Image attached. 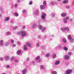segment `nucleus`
Returning <instances> with one entry per match:
<instances>
[{"instance_id": "56", "label": "nucleus", "mask_w": 74, "mask_h": 74, "mask_svg": "<svg viewBox=\"0 0 74 74\" xmlns=\"http://www.w3.org/2000/svg\"><path fill=\"white\" fill-rule=\"evenodd\" d=\"M68 54H69V55H71V53H69Z\"/></svg>"}, {"instance_id": "64", "label": "nucleus", "mask_w": 74, "mask_h": 74, "mask_svg": "<svg viewBox=\"0 0 74 74\" xmlns=\"http://www.w3.org/2000/svg\"><path fill=\"white\" fill-rule=\"evenodd\" d=\"M2 74H6L4 73H2Z\"/></svg>"}, {"instance_id": "50", "label": "nucleus", "mask_w": 74, "mask_h": 74, "mask_svg": "<svg viewBox=\"0 0 74 74\" xmlns=\"http://www.w3.org/2000/svg\"><path fill=\"white\" fill-rule=\"evenodd\" d=\"M66 8H70V7L69 6H66Z\"/></svg>"}, {"instance_id": "46", "label": "nucleus", "mask_w": 74, "mask_h": 74, "mask_svg": "<svg viewBox=\"0 0 74 74\" xmlns=\"http://www.w3.org/2000/svg\"><path fill=\"white\" fill-rule=\"evenodd\" d=\"M32 1H31L29 2V4L30 5H32Z\"/></svg>"}, {"instance_id": "8", "label": "nucleus", "mask_w": 74, "mask_h": 74, "mask_svg": "<svg viewBox=\"0 0 74 74\" xmlns=\"http://www.w3.org/2000/svg\"><path fill=\"white\" fill-rule=\"evenodd\" d=\"M72 72V70L71 69L68 70L67 71L66 74H70Z\"/></svg>"}, {"instance_id": "20", "label": "nucleus", "mask_w": 74, "mask_h": 74, "mask_svg": "<svg viewBox=\"0 0 74 74\" xmlns=\"http://www.w3.org/2000/svg\"><path fill=\"white\" fill-rule=\"evenodd\" d=\"M21 51L20 50H18L17 52V55H20L21 53Z\"/></svg>"}, {"instance_id": "54", "label": "nucleus", "mask_w": 74, "mask_h": 74, "mask_svg": "<svg viewBox=\"0 0 74 74\" xmlns=\"http://www.w3.org/2000/svg\"><path fill=\"white\" fill-rule=\"evenodd\" d=\"M17 44L18 45H19L20 44V42H18Z\"/></svg>"}, {"instance_id": "9", "label": "nucleus", "mask_w": 74, "mask_h": 74, "mask_svg": "<svg viewBox=\"0 0 74 74\" xmlns=\"http://www.w3.org/2000/svg\"><path fill=\"white\" fill-rule=\"evenodd\" d=\"M45 6L44 5H41L40 6V8L41 10H44L45 9Z\"/></svg>"}, {"instance_id": "40", "label": "nucleus", "mask_w": 74, "mask_h": 74, "mask_svg": "<svg viewBox=\"0 0 74 74\" xmlns=\"http://www.w3.org/2000/svg\"><path fill=\"white\" fill-rule=\"evenodd\" d=\"M14 62L16 63H18V60L17 59H16Z\"/></svg>"}, {"instance_id": "63", "label": "nucleus", "mask_w": 74, "mask_h": 74, "mask_svg": "<svg viewBox=\"0 0 74 74\" xmlns=\"http://www.w3.org/2000/svg\"><path fill=\"white\" fill-rule=\"evenodd\" d=\"M1 17V14H0V17Z\"/></svg>"}, {"instance_id": "22", "label": "nucleus", "mask_w": 74, "mask_h": 74, "mask_svg": "<svg viewBox=\"0 0 74 74\" xmlns=\"http://www.w3.org/2000/svg\"><path fill=\"white\" fill-rule=\"evenodd\" d=\"M62 45H59L58 46V47L59 48H60V49H61V48H62Z\"/></svg>"}, {"instance_id": "3", "label": "nucleus", "mask_w": 74, "mask_h": 74, "mask_svg": "<svg viewBox=\"0 0 74 74\" xmlns=\"http://www.w3.org/2000/svg\"><path fill=\"white\" fill-rule=\"evenodd\" d=\"M46 13H42L41 15V18L44 21V19L45 18V17H46Z\"/></svg>"}, {"instance_id": "55", "label": "nucleus", "mask_w": 74, "mask_h": 74, "mask_svg": "<svg viewBox=\"0 0 74 74\" xmlns=\"http://www.w3.org/2000/svg\"><path fill=\"white\" fill-rule=\"evenodd\" d=\"M26 28V26H25L23 25V28Z\"/></svg>"}, {"instance_id": "30", "label": "nucleus", "mask_w": 74, "mask_h": 74, "mask_svg": "<svg viewBox=\"0 0 74 74\" xmlns=\"http://www.w3.org/2000/svg\"><path fill=\"white\" fill-rule=\"evenodd\" d=\"M64 49L65 51H67L68 50V48L66 47H64Z\"/></svg>"}, {"instance_id": "58", "label": "nucleus", "mask_w": 74, "mask_h": 74, "mask_svg": "<svg viewBox=\"0 0 74 74\" xmlns=\"http://www.w3.org/2000/svg\"><path fill=\"white\" fill-rule=\"evenodd\" d=\"M29 58H28L27 59V61H29Z\"/></svg>"}, {"instance_id": "62", "label": "nucleus", "mask_w": 74, "mask_h": 74, "mask_svg": "<svg viewBox=\"0 0 74 74\" xmlns=\"http://www.w3.org/2000/svg\"><path fill=\"white\" fill-rule=\"evenodd\" d=\"M52 37H54V35H52Z\"/></svg>"}, {"instance_id": "52", "label": "nucleus", "mask_w": 74, "mask_h": 74, "mask_svg": "<svg viewBox=\"0 0 74 74\" xmlns=\"http://www.w3.org/2000/svg\"><path fill=\"white\" fill-rule=\"evenodd\" d=\"M13 28H17V26H14L13 27Z\"/></svg>"}, {"instance_id": "1", "label": "nucleus", "mask_w": 74, "mask_h": 74, "mask_svg": "<svg viewBox=\"0 0 74 74\" xmlns=\"http://www.w3.org/2000/svg\"><path fill=\"white\" fill-rule=\"evenodd\" d=\"M18 34H21V37H24L26 36V32L25 31L19 32L18 33Z\"/></svg>"}, {"instance_id": "10", "label": "nucleus", "mask_w": 74, "mask_h": 74, "mask_svg": "<svg viewBox=\"0 0 74 74\" xmlns=\"http://www.w3.org/2000/svg\"><path fill=\"white\" fill-rule=\"evenodd\" d=\"M68 38L69 40H73V38L71 37V35H68Z\"/></svg>"}, {"instance_id": "37", "label": "nucleus", "mask_w": 74, "mask_h": 74, "mask_svg": "<svg viewBox=\"0 0 74 74\" xmlns=\"http://www.w3.org/2000/svg\"><path fill=\"white\" fill-rule=\"evenodd\" d=\"M12 44H13L14 42V41L13 40H10Z\"/></svg>"}, {"instance_id": "15", "label": "nucleus", "mask_w": 74, "mask_h": 74, "mask_svg": "<svg viewBox=\"0 0 74 74\" xmlns=\"http://www.w3.org/2000/svg\"><path fill=\"white\" fill-rule=\"evenodd\" d=\"M26 44L27 46H28V47H32L31 44L29 42L27 43Z\"/></svg>"}, {"instance_id": "38", "label": "nucleus", "mask_w": 74, "mask_h": 74, "mask_svg": "<svg viewBox=\"0 0 74 74\" xmlns=\"http://www.w3.org/2000/svg\"><path fill=\"white\" fill-rule=\"evenodd\" d=\"M14 57H12V58H11V61L13 60H14Z\"/></svg>"}, {"instance_id": "39", "label": "nucleus", "mask_w": 74, "mask_h": 74, "mask_svg": "<svg viewBox=\"0 0 74 74\" xmlns=\"http://www.w3.org/2000/svg\"><path fill=\"white\" fill-rule=\"evenodd\" d=\"M36 47H39L40 46L39 43H37L36 44Z\"/></svg>"}, {"instance_id": "42", "label": "nucleus", "mask_w": 74, "mask_h": 74, "mask_svg": "<svg viewBox=\"0 0 74 74\" xmlns=\"http://www.w3.org/2000/svg\"><path fill=\"white\" fill-rule=\"evenodd\" d=\"M46 57H49V54H47L46 55Z\"/></svg>"}, {"instance_id": "29", "label": "nucleus", "mask_w": 74, "mask_h": 74, "mask_svg": "<svg viewBox=\"0 0 74 74\" xmlns=\"http://www.w3.org/2000/svg\"><path fill=\"white\" fill-rule=\"evenodd\" d=\"M50 4L51 5H55V3L53 2H50Z\"/></svg>"}, {"instance_id": "33", "label": "nucleus", "mask_w": 74, "mask_h": 74, "mask_svg": "<svg viewBox=\"0 0 74 74\" xmlns=\"http://www.w3.org/2000/svg\"><path fill=\"white\" fill-rule=\"evenodd\" d=\"M5 59H6V60H9V57L8 56H6L5 57Z\"/></svg>"}, {"instance_id": "11", "label": "nucleus", "mask_w": 74, "mask_h": 74, "mask_svg": "<svg viewBox=\"0 0 74 74\" xmlns=\"http://www.w3.org/2000/svg\"><path fill=\"white\" fill-rule=\"evenodd\" d=\"M64 58L66 60H69V56L67 55H66L65 56Z\"/></svg>"}, {"instance_id": "23", "label": "nucleus", "mask_w": 74, "mask_h": 74, "mask_svg": "<svg viewBox=\"0 0 74 74\" xmlns=\"http://www.w3.org/2000/svg\"><path fill=\"white\" fill-rule=\"evenodd\" d=\"M39 13V11L38 10H36L35 11V14L36 15H37Z\"/></svg>"}, {"instance_id": "32", "label": "nucleus", "mask_w": 74, "mask_h": 74, "mask_svg": "<svg viewBox=\"0 0 74 74\" xmlns=\"http://www.w3.org/2000/svg\"><path fill=\"white\" fill-rule=\"evenodd\" d=\"M38 28H42V26L41 25H39L38 26Z\"/></svg>"}, {"instance_id": "60", "label": "nucleus", "mask_w": 74, "mask_h": 74, "mask_svg": "<svg viewBox=\"0 0 74 74\" xmlns=\"http://www.w3.org/2000/svg\"><path fill=\"white\" fill-rule=\"evenodd\" d=\"M19 1H19V0H17V2H19Z\"/></svg>"}, {"instance_id": "16", "label": "nucleus", "mask_w": 74, "mask_h": 74, "mask_svg": "<svg viewBox=\"0 0 74 74\" xmlns=\"http://www.w3.org/2000/svg\"><path fill=\"white\" fill-rule=\"evenodd\" d=\"M10 44V43H9V42H6L5 44V46H8Z\"/></svg>"}, {"instance_id": "45", "label": "nucleus", "mask_w": 74, "mask_h": 74, "mask_svg": "<svg viewBox=\"0 0 74 74\" xmlns=\"http://www.w3.org/2000/svg\"><path fill=\"white\" fill-rule=\"evenodd\" d=\"M70 40H71V41H70L71 42H73V41H74V39L73 38V40L71 39Z\"/></svg>"}, {"instance_id": "48", "label": "nucleus", "mask_w": 74, "mask_h": 74, "mask_svg": "<svg viewBox=\"0 0 74 74\" xmlns=\"http://www.w3.org/2000/svg\"><path fill=\"white\" fill-rule=\"evenodd\" d=\"M17 6H18V4H15L14 5L15 7H17Z\"/></svg>"}, {"instance_id": "25", "label": "nucleus", "mask_w": 74, "mask_h": 74, "mask_svg": "<svg viewBox=\"0 0 74 74\" xmlns=\"http://www.w3.org/2000/svg\"><path fill=\"white\" fill-rule=\"evenodd\" d=\"M51 16L52 18H54L55 16V15L53 13H51Z\"/></svg>"}, {"instance_id": "31", "label": "nucleus", "mask_w": 74, "mask_h": 74, "mask_svg": "<svg viewBox=\"0 0 74 74\" xmlns=\"http://www.w3.org/2000/svg\"><path fill=\"white\" fill-rule=\"evenodd\" d=\"M14 15H15V16H18V14L16 12L15 13Z\"/></svg>"}, {"instance_id": "43", "label": "nucleus", "mask_w": 74, "mask_h": 74, "mask_svg": "<svg viewBox=\"0 0 74 74\" xmlns=\"http://www.w3.org/2000/svg\"><path fill=\"white\" fill-rule=\"evenodd\" d=\"M31 64H35V63L33 61L32 62H31Z\"/></svg>"}, {"instance_id": "13", "label": "nucleus", "mask_w": 74, "mask_h": 74, "mask_svg": "<svg viewBox=\"0 0 74 74\" xmlns=\"http://www.w3.org/2000/svg\"><path fill=\"white\" fill-rule=\"evenodd\" d=\"M62 40L64 43H65V44H66L67 43V40L65 38H63Z\"/></svg>"}, {"instance_id": "35", "label": "nucleus", "mask_w": 74, "mask_h": 74, "mask_svg": "<svg viewBox=\"0 0 74 74\" xmlns=\"http://www.w3.org/2000/svg\"><path fill=\"white\" fill-rule=\"evenodd\" d=\"M16 47V45L15 44H12V47Z\"/></svg>"}, {"instance_id": "14", "label": "nucleus", "mask_w": 74, "mask_h": 74, "mask_svg": "<svg viewBox=\"0 0 74 74\" xmlns=\"http://www.w3.org/2000/svg\"><path fill=\"white\" fill-rule=\"evenodd\" d=\"M66 14L63 13L61 14V16H62L64 17L66 16Z\"/></svg>"}, {"instance_id": "19", "label": "nucleus", "mask_w": 74, "mask_h": 74, "mask_svg": "<svg viewBox=\"0 0 74 74\" xmlns=\"http://www.w3.org/2000/svg\"><path fill=\"white\" fill-rule=\"evenodd\" d=\"M9 19H10V17H7L5 18V21H9Z\"/></svg>"}, {"instance_id": "7", "label": "nucleus", "mask_w": 74, "mask_h": 74, "mask_svg": "<svg viewBox=\"0 0 74 74\" xmlns=\"http://www.w3.org/2000/svg\"><path fill=\"white\" fill-rule=\"evenodd\" d=\"M3 40H1L0 41V46L1 47H3L4 46V43Z\"/></svg>"}, {"instance_id": "51", "label": "nucleus", "mask_w": 74, "mask_h": 74, "mask_svg": "<svg viewBox=\"0 0 74 74\" xmlns=\"http://www.w3.org/2000/svg\"><path fill=\"white\" fill-rule=\"evenodd\" d=\"M66 65H69V63L68 62H66Z\"/></svg>"}, {"instance_id": "4", "label": "nucleus", "mask_w": 74, "mask_h": 74, "mask_svg": "<svg viewBox=\"0 0 74 74\" xmlns=\"http://www.w3.org/2000/svg\"><path fill=\"white\" fill-rule=\"evenodd\" d=\"M62 31L63 32H65V31H67V32H69L70 29L69 28H62L61 29Z\"/></svg>"}, {"instance_id": "12", "label": "nucleus", "mask_w": 74, "mask_h": 74, "mask_svg": "<svg viewBox=\"0 0 74 74\" xmlns=\"http://www.w3.org/2000/svg\"><path fill=\"white\" fill-rule=\"evenodd\" d=\"M39 29L40 30H41L42 32H44V31H45V28H39Z\"/></svg>"}, {"instance_id": "2", "label": "nucleus", "mask_w": 74, "mask_h": 74, "mask_svg": "<svg viewBox=\"0 0 74 74\" xmlns=\"http://www.w3.org/2000/svg\"><path fill=\"white\" fill-rule=\"evenodd\" d=\"M67 20H69V17H66L63 18V21L64 23H67Z\"/></svg>"}, {"instance_id": "47", "label": "nucleus", "mask_w": 74, "mask_h": 74, "mask_svg": "<svg viewBox=\"0 0 74 74\" xmlns=\"http://www.w3.org/2000/svg\"><path fill=\"white\" fill-rule=\"evenodd\" d=\"M69 21H70V22H73V20L71 18L70 19Z\"/></svg>"}, {"instance_id": "53", "label": "nucleus", "mask_w": 74, "mask_h": 74, "mask_svg": "<svg viewBox=\"0 0 74 74\" xmlns=\"http://www.w3.org/2000/svg\"><path fill=\"white\" fill-rule=\"evenodd\" d=\"M14 7V5H12V6H11V8H13V7Z\"/></svg>"}, {"instance_id": "17", "label": "nucleus", "mask_w": 74, "mask_h": 74, "mask_svg": "<svg viewBox=\"0 0 74 74\" xmlns=\"http://www.w3.org/2000/svg\"><path fill=\"white\" fill-rule=\"evenodd\" d=\"M60 63V61H56L55 63V64L56 65H58V64H59Z\"/></svg>"}, {"instance_id": "44", "label": "nucleus", "mask_w": 74, "mask_h": 74, "mask_svg": "<svg viewBox=\"0 0 74 74\" xmlns=\"http://www.w3.org/2000/svg\"><path fill=\"white\" fill-rule=\"evenodd\" d=\"M12 30H16V28H11Z\"/></svg>"}, {"instance_id": "26", "label": "nucleus", "mask_w": 74, "mask_h": 74, "mask_svg": "<svg viewBox=\"0 0 74 74\" xmlns=\"http://www.w3.org/2000/svg\"><path fill=\"white\" fill-rule=\"evenodd\" d=\"M43 4V5H44L45 6H46V4H47V3H46V2L45 1H44Z\"/></svg>"}, {"instance_id": "28", "label": "nucleus", "mask_w": 74, "mask_h": 74, "mask_svg": "<svg viewBox=\"0 0 74 74\" xmlns=\"http://www.w3.org/2000/svg\"><path fill=\"white\" fill-rule=\"evenodd\" d=\"M52 74H57V72L56 71H53L52 72Z\"/></svg>"}, {"instance_id": "57", "label": "nucleus", "mask_w": 74, "mask_h": 74, "mask_svg": "<svg viewBox=\"0 0 74 74\" xmlns=\"http://www.w3.org/2000/svg\"><path fill=\"white\" fill-rule=\"evenodd\" d=\"M7 68H9L10 67V66L9 65H7L6 67Z\"/></svg>"}, {"instance_id": "61", "label": "nucleus", "mask_w": 74, "mask_h": 74, "mask_svg": "<svg viewBox=\"0 0 74 74\" xmlns=\"http://www.w3.org/2000/svg\"><path fill=\"white\" fill-rule=\"evenodd\" d=\"M38 38H41V36H39Z\"/></svg>"}, {"instance_id": "59", "label": "nucleus", "mask_w": 74, "mask_h": 74, "mask_svg": "<svg viewBox=\"0 0 74 74\" xmlns=\"http://www.w3.org/2000/svg\"><path fill=\"white\" fill-rule=\"evenodd\" d=\"M42 49H44V48H45V47L44 46H42Z\"/></svg>"}, {"instance_id": "41", "label": "nucleus", "mask_w": 74, "mask_h": 74, "mask_svg": "<svg viewBox=\"0 0 74 74\" xmlns=\"http://www.w3.org/2000/svg\"><path fill=\"white\" fill-rule=\"evenodd\" d=\"M23 12L24 13H26L27 12V11L26 10H24L23 11Z\"/></svg>"}, {"instance_id": "36", "label": "nucleus", "mask_w": 74, "mask_h": 74, "mask_svg": "<svg viewBox=\"0 0 74 74\" xmlns=\"http://www.w3.org/2000/svg\"><path fill=\"white\" fill-rule=\"evenodd\" d=\"M6 33L7 35H10V34H11V33L9 32H7Z\"/></svg>"}, {"instance_id": "27", "label": "nucleus", "mask_w": 74, "mask_h": 74, "mask_svg": "<svg viewBox=\"0 0 74 74\" xmlns=\"http://www.w3.org/2000/svg\"><path fill=\"white\" fill-rule=\"evenodd\" d=\"M52 56L53 58H56V56L55 54H53Z\"/></svg>"}, {"instance_id": "5", "label": "nucleus", "mask_w": 74, "mask_h": 74, "mask_svg": "<svg viewBox=\"0 0 74 74\" xmlns=\"http://www.w3.org/2000/svg\"><path fill=\"white\" fill-rule=\"evenodd\" d=\"M27 71V68H25L22 71V73L23 74H26Z\"/></svg>"}, {"instance_id": "34", "label": "nucleus", "mask_w": 74, "mask_h": 74, "mask_svg": "<svg viewBox=\"0 0 74 74\" xmlns=\"http://www.w3.org/2000/svg\"><path fill=\"white\" fill-rule=\"evenodd\" d=\"M44 69V66L42 65H41L40 66V69Z\"/></svg>"}, {"instance_id": "18", "label": "nucleus", "mask_w": 74, "mask_h": 74, "mask_svg": "<svg viewBox=\"0 0 74 74\" xmlns=\"http://www.w3.org/2000/svg\"><path fill=\"white\" fill-rule=\"evenodd\" d=\"M37 26V24L35 23H34L32 25L33 27H36Z\"/></svg>"}, {"instance_id": "49", "label": "nucleus", "mask_w": 74, "mask_h": 74, "mask_svg": "<svg viewBox=\"0 0 74 74\" xmlns=\"http://www.w3.org/2000/svg\"><path fill=\"white\" fill-rule=\"evenodd\" d=\"M3 60V58L1 57L0 58V60H1V61H2Z\"/></svg>"}, {"instance_id": "24", "label": "nucleus", "mask_w": 74, "mask_h": 74, "mask_svg": "<svg viewBox=\"0 0 74 74\" xmlns=\"http://www.w3.org/2000/svg\"><path fill=\"white\" fill-rule=\"evenodd\" d=\"M24 50L26 51V50H27V47H26V45H24Z\"/></svg>"}, {"instance_id": "6", "label": "nucleus", "mask_w": 74, "mask_h": 74, "mask_svg": "<svg viewBox=\"0 0 74 74\" xmlns=\"http://www.w3.org/2000/svg\"><path fill=\"white\" fill-rule=\"evenodd\" d=\"M36 59L37 60H38V62H41V61L40 60V56H37L36 58Z\"/></svg>"}, {"instance_id": "21", "label": "nucleus", "mask_w": 74, "mask_h": 74, "mask_svg": "<svg viewBox=\"0 0 74 74\" xmlns=\"http://www.w3.org/2000/svg\"><path fill=\"white\" fill-rule=\"evenodd\" d=\"M68 3V1L67 0H64L63 1V4H67Z\"/></svg>"}]
</instances>
